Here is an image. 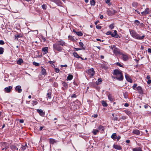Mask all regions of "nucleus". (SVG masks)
<instances>
[{
    "label": "nucleus",
    "mask_w": 151,
    "mask_h": 151,
    "mask_svg": "<svg viewBox=\"0 0 151 151\" xmlns=\"http://www.w3.org/2000/svg\"><path fill=\"white\" fill-rule=\"evenodd\" d=\"M23 62V61L22 58H19L17 61V63L19 65H21Z\"/></svg>",
    "instance_id": "obj_21"
},
{
    "label": "nucleus",
    "mask_w": 151,
    "mask_h": 151,
    "mask_svg": "<svg viewBox=\"0 0 151 151\" xmlns=\"http://www.w3.org/2000/svg\"><path fill=\"white\" fill-rule=\"evenodd\" d=\"M146 78L147 79L150 80V76L149 75H147V77H146Z\"/></svg>",
    "instance_id": "obj_59"
},
{
    "label": "nucleus",
    "mask_w": 151,
    "mask_h": 151,
    "mask_svg": "<svg viewBox=\"0 0 151 151\" xmlns=\"http://www.w3.org/2000/svg\"><path fill=\"white\" fill-rule=\"evenodd\" d=\"M148 52L151 53V49L148 48L147 50Z\"/></svg>",
    "instance_id": "obj_63"
},
{
    "label": "nucleus",
    "mask_w": 151,
    "mask_h": 151,
    "mask_svg": "<svg viewBox=\"0 0 151 151\" xmlns=\"http://www.w3.org/2000/svg\"><path fill=\"white\" fill-rule=\"evenodd\" d=\"M8 147H7V146H6L4 148H2V150H5L8 148Z\"/></svg>",
    "instance_id": "obj_62"
},
{
    "label": "nucleus",
    "mask_w": 151,
    "mask_h": 151,
    "mask_svg": "<svg viewBox=\"0 0 151 151\" xmlns=\"http://www.w3.org/2000/svg\"><path fill=\"white\" fill-rule=\"evenodd\" d=\"M19 122L20 123H22L24 122V120L22 119H20Z\"/></svg>",
    "instance_id": "obj_64"
},
{
    "label": "nucleus",
    "mask_w": 151,
    "mask_h": 151,
    "mask_svg": "<svg viewBox=\"0 0 151 151\" xmlns=\"http://www.w3.org/2000/svg\"><path fill=\"white\" fill-rule=\"evenodd\" d=\"M42 7L44 9H46L47 8V6L45 4H43L42 5Z\"/></svg>",
    "instance_id": "obj_41"
},
{
    "label": "nucleus",
    "mask_w": 151,
    "mask_h": 151,
    "mask_svg": "<svg viewBox=\"0 0 151 151\" xmlns=\"http://www.w3.org/2000/svg\"><path fill=\"white\" fill-rule=\"evenodd\" d=\"M113 74L116 76H112V77L114 78H116L119 81H122L123 79V76L121 71L118 69H115L114 70Z\"/></svg>",
    "instance_id": "obj_1"
},
{
    "label": "nucleus",
    "mask_w": 151,
    "mask_h": 151,
    "mask_svg": "<svg viewBox=\"0 0 151 151\" xmlns=\"http://www.w3.org/2000/svg\"><path fill=\"white\" fill-rule=\"evenodd\" d=\"M116 12L115 10L113 9H108L107 11V14L110 16L114 15Z\"/></svg>",
    "instance_id": "obj_4"
},
{
    "label": "nucleus",
    "mask_w": 151,
    "mask_h": 151,
    "mask_svg": "<svg viewBox=\"0 0 151 151\" xmlns=\"http://www.w3.org/2000/svg\"><path fill=\"white\" fill-rule=\"evenodd\" d=\"M132 5L133 6L135 7L137 5V3L136 2H134L132 3Z\"/></svg>",
    "instance_id": "obj_42"
},
{
    "label": "nucleus",
    "mask_w": 151,
    "mask_h": 151,
    "mask_svg": "<svg viewBox=\"0 0 151 151\" xmlns=\"http://www.w3.org/2000/svg\"><path fill=\"white\" fill-rule=\"evenodd\" d=\"M113 147L115 149L119 150H122V147L119 145L114 144L113 145Z\"/></svg>",
    "instance_id": "obj_12"
},
{
    "label": "nucleus",
    "mask_w": 151,
    "mask_h": 151,
    "mask_svg": "<svg viewBox=\"0 0 151 151\" xmlns=\"http://www.w3.org/2000/svg\"><path fill=\"white\" fill-rule=\"evenodd\" d=\"M150 12V10L148 8H146L145 11L141 12V14L143 15H146L149 14Z\"/></svg>",
    "instance_id": "obj_7"
},
{
    "label": "nucleus",
    "mask_w": 151,
    "mask_h": 151,
    "mask_svg": "<svg viewBox=\"0 0 151 151\" xmlns=\"http://www.w3.org/2000/svg\"><path fill=\"white\" fill-rule=\"evenodd\" d=\"M27 147V145L26 144H25L24 146L22 145L21 147H22V149L23 150H24L26 149Z\"/></svg>",
    "instance_id": "obj_39"
},
{
    "label": "nucleus",
    "mask_w": 151,
    "mask_h": 151,
    "mask_svg": "<svg viewBox=\"0 0 151 151\" xmlns=\"http://www.w3.org/2000/svg\"><path fill=\"white\" fill-rule=\"evenodd\" d=\"M144 107L145 109H147L148 108L149 109H150V107L148 105H145L144 106Z\"/></svg>",
    "instance_id": "obj_47"
},
{
    "label": "nucleus",
    "mask_w": 151,
    "mask_h": 151,
    "mask_svg": "<svg viewBox=\"0 0 151 151\" xmlns=\"http://www.w3.org/2000/svg\"><path fill=\"white\" fill-rule=\"evenodd\" d=\"M130 33L132 37L133 38L140 40H142L145 37L144 35L141 36H140L134 30H131L130 31Z\"/></svg>",
    "instance_id": "obj_2"
},
{
    "label": "nucleus",
    "mask_w": 151,
    "mask_h": 151,
    "mask_svg": "<svg viewBox=\"0 0 151 151\" xmlns=\"http://www.w3.org/2000/svg\"><path fill=\"white\" fill-rule=\"evenodd\" d=\"M96 28L98 29H100L101 28V27L100 25H96Z\"/></svg>",
    "instance_id": "obj_51"
},
{
    "label": "nucleus",
    "mask_w": 151,
    "mask_h": 151,
    "mask_svg": "<svg viewBox=\"0 0 151 151\" xmlns=\"http://www.w3.org/2000/svg\"><path fill=\"white\" fill-rule=\"evenodd\" d=\"M73 31L74 32H76V34L79 36H81L83 35V34L81 32H76L74 30Z\"/></svg>",
    "instance_id": "obj_23"
},
{
    "label": "nucleus",
    "mask_w": 151,
    "mask_h": 151,
    "mask_svg": "<svg viewBox=\"0 0 151 151\" xmlns=\"http://www.w3.org/2000/svg\"><path fill=\"white\" fill-rule=\"evenodd\" d=\"M133 133L137 135H139L140 133L139 131L137 129L134 130L133 131Z\"/></svg>",
    "instance_id": "obj_19"
},
{
    "label": "nucleus",
    "mask_w": 151,
    "mask_h": 151,
    "mask_svg": "<svg viewBox=\"0 0 151 151\" xmlns=\"http://www.w3.org/2000/svg\"><path fill=\"white\" fill-rule=\"evenodd\" d=\"M49 140V142L50 144H54L56 142V141L53 139H50Z\"/></svg>",
    "instance_id": "obj_20"
},
{
    "label": "nucleus",
    "mask_w": 151,
    "mask_h": 151,
    "mask_svg": "<svg viewBox=\"0 0 151 151\" xmlns=\"http://www.w3.org/2000/svg\"><path fill=\"white\" fill-rule=\"evenodd\" d=\"M33 64L37 66H38L39 65V63L35 62H33Z\"/></svg>",
    "instance_id": "obj_49"
},
{
    "label": "nucleus",
    "mask_w": 151,
    "mask_h": 151,
    "mask_svg": "<svg viewBox=\"0 0 151 151\" xmlns=\"http://www.w3.org/2000/svg\"><path fill=\"white\" fill-rule=\"evenodd\" d=\"M125 77L126 78V80L127 81L130 82L132 83V81L131 78L129 77V76L127 74H126L125 75Z\"/></svg>",
    "instance_id": "obj_15"
},
{
    "label": "nucleus",
    "mask_w": 151,
    "mask_h": 151,
    "mask_svg": "<svg viewBox=\"0 0 151 151\" xmlns=\"http://www.w3.org/2000/svg\"><path fill=\"white\" fill-rule=\"evenodd\" d=\"M108 98L111 101H113V99L111 95L110 94H109L108 95Z\"/></svg>",
    "instance_id": "obj_28"
},
{
    "label": "nucleus",
    "mask_w": 151,
    "mask_h": 151,
    "mask_svg": "<svg viewBox=\"0 0 151 151\" xmlns=\"http://www.w3.org/2000/svg\"><path fill=\"white\" fill-rule=\"evenodd\" d=\"M110 0H107L106 1V3L107 4H109V6H110L111 5V3H110Z\"/></svg>",
    "instance_id": "obj_43"
},
{
    "label": "nucleus",
    "mask_w": 151,
    "mask_h": 151,
    "mask_svg": "<svg viewBox=\"0 0 151 151\" xmlns=\"http://www.w3.org/2000/svg\"><path fill=\"white\" fill-rule=\"evenodd\" d=\"M12 88L11 86H9L8 87H6L5 88V91L7 93H9L11 91V89Z\"/></svg>",
    "instance_id": "obj_13"
},
{
    "label": "nucleus",
    "mask_w": 151,
    "mask_h": 151,
    "mask_svg": "<svg viewBox=\"0 0 151 151\" xmlns=\"http://www.w3.org/2000/svg\"><path fill=\"white\" fill-rule=\"evenodd\" d=\"M22 36L21 34H19L15 36V39H16L17 40H18V38L22 37Z\"/></svg>",
    "instance_id": "obj_30"
},
{
    "label": "nucleus",
    "mask_w": 151,
    "mask_h": 151,
    "mask_svg": "<svg viewBox=\"0 0 151 151\" xmlns=\"http://www.w3.org/2000/svg\"><path fill=\"white\" fill-rule=\"evenodd\" d=\"M137 86V84H134L133 86L132 87L134 89H135V88Z\"/></svg>",
    "instance_id": "obj_55"
},
{
    "label": "nucleus",
    "mask_w": 151,
    "mask_h": 151,
    "mask_svg": "<svg viewBox=\"0 0 151 151\" xmlns=\"http://www.w3.org/2000/svg\"><path fill=\"white\" fill-rule=\"evenodd\" d=\"M111 35L112 37H116L117 36L116 31V30H114V32L112 33H111Z\"/></svg>",
    "instance_id": "obj_22"
},
{
    "label": "nucleus",
    "mask_w": 151,
    "mask_h": 151,
    "mask_svg": "<svg viewBox=\"0 0 151 151\" xmlns=\"http://www.w3.org/2000/svg\"><path fill=\"white\" fill-rule=\"evenodd\" d=\"M134 24L137 26H139L140 24V23L139 21L138 20H136L134 21Z\"/></svg>",
    "instance_id": "obj_29"
},
{
    "label": "nucleus",
    "mask_w": 151,
    "mask_h": 151,
    "mask_svg": "<svg viewBox=\"0 0 151 151\" xmlns=\"http://www.w3.org/2000/svg\"><path fill=\"white\" fill-rule=\"evenodd\" d=\"M47 96L49 99H50L51 98V93H48L47 94Z\"/></svg>",
    "instance_id": "obj_44"
},
{
    "label": "nucleus",
    "mask_w": 151,
    "mask_h": 151,
    "mask_svg": "<svg viewBox=\"0 0 151 151\" xmlns=\"http://www.w3.org/2000/svg\"><path fill=\"white\" fill-rule=\"evenodd\" d=\"M99 132V130L98 129H93L92 131V133L94 135H96Z\"/></svg>",
    "instance_id": "obj_27"
},
{
    "label": "nucleus",
    "mask_w": 151,
    "mask_h": 151,
    "mask_svg": "<svg viewBox=\"0 0 151 151\" xmlns=\"http://www.w3.org/2000/svg\"><path fill=\"white\" fill-rule=\"evenodd\" d=\"M124 112L126 114L128 115H129L131 114V112L128 110H125L124 111Z\"/></svg>",
    "instance_id": "obj_35"
},
{
    "label": "nucleus",
    "mask_w": 151,
    "mask_h": 151,
    "mask_svg": "<svg viewBox=\"0 0 151 151\" xmlns=\"http://www.w3.org/2000/svg\"><path fill=\"white\" fill-rule=\"evenodd\" d=\"M53 47L54 50H56L58 52H61L63 50V47L57 42L53 45Z\"/></svg>",
    "instance_id": "obj_3"
},
{
    "label": "nucleus",
    "mask_w": 151,
    "mask_h": 151,
    "mask_svg": "<svg viewBox=\"0 0 151 151\" xmlns=\"http://www.w3.org/2000/svg\"><path fill=\"white\" fill-rule=\"evenodd\" d=\"M10 148L13 150H18V148H17V147L15 145H11L10 146Z\"/></svg>",
    "instance_id": "obj_24"
},
{
    "label": "nucleus",
    "mask_w": 151,
    "mask_h": 151,
    "mask_svg": "<svg viewBox=\"0 0 151 151\" xmlns=\"http://www.w3.org/2000/svg\"><path fill=\"white\" fill-rule=\"evenodd\" d=\"M98 129L99 130H101L102 131H104V128L103 126L100 125L99 126Z\"/></svg>",
    "instance_id": "obj_32"
},
{
    "label": "nucleus",
    "mask_w": 151,
    "mask_h": 151,
    "mask_svg": "<svg viewBox=\"0 0 151 151\" xmlns=\"http://www.w3.org/2000/svg\"><path fill=\"white\" fill-rule=\"evenodd\" d=\"M37 112L39 113L40 115L42 116H44L45 115V113L43 111L42 109H37Z\"/></svg>",
    "instance_id": "obj_9"
},
{
    "label": "nucleus",
    "mask_w": 151,
    "mask_h": 151,
    "mask_svg": "<svg viewBox=\"0 0 151 151\" xmlns=\"http://www.w3.org/2000/svg\"><path fill=\"white\" fill-rule=\"evenodd\" d=\"M137 89L139 91V93H143L142 89L140 86H138L137 88Z\"/></svg>",
    "instance_id": "obj_17"
},
{
    "label": "nucleus",
    "mask_w": 151,
    "mask_h": 151,
    "mask_svg": "<svg viewBox=\"0 0 151 151\" xmlns=\"http://www.w3.org/2000/svg\"><path fill=\"white\" fill-rule=\"evenodd\" d=\"M55 2L56 4H58V5L60 6L61 5V2L58 0H56V1H55Z\"/></svg>",
    "instance_id": "obj_37"
},
{
    "label": "nucleus",
    "mask_w": 151,
    "mask_h": 151,
    "mask_svg": "<svg viewBox=\"0 0 151 151\" xmlns=\"http://www.w3.org/2000/svg\"><path fill=\"white\" fill-rule=\"evenodd\" d=\"M57 42L60 45H61L62 46H66V43L63 40L58 41Z\"/></svg>",
    "instance_id": "obj_8"
},
{
    "label": "nucleus",
    "mask_w": 151,
    "mask_h": 151,
    "mask_svg": "<svg viewBox=\"0 0 151 151\" xmlns=\"http://www.w3.org/2000/svg\"><path fill=\"white\" fill-rule=\"evenodd\" d=\"M133 151H142L139 148H135L133 149Z\"/></svg>",
    "instance_id": "obj_31"
},
{
    "label": "nucleus",
    "mask_w": 151,
    "mask_h": 151,
    "mask_svg": "<svg viewBox=\"0 0 151 151\" xmlns=\"http://www.w3.org/2000/svg\"><path fill=\"white\" fill-rule=\"evenodd\" d=\"M32 102L33 103H32V104H34V105H36L37 104V102L36 101H33Z\"/></svg>",
    "instance_id": "obj_54"
},
{
    "label": "nucleus",
    "mask_w": 151,
    "mask_h": 151,
    "mask_svg": "<svg viewBox=\"0 0 151 151\" xmlns=\"http://www.w3.org/2000/svg\"><path fill=\"white\" fill-rule=\"evenodd\" d=\"M71 98H76V94H72L71 95Z\"/></svg>",
    "instance_id": "obj_53"
},
{
    "label": "nucleus",
    "mask_w": 151,
    "mask_h": 151,
    "mask_svg": "<svg viewBox=\"0 0 151 151\" xmlns=\"http://www.w3.org/2000/svg\"><path fill=\"white\" fill-rule=\"evenodd\" d=\"M41 74L44 75H46L47 73H46V70L44 69L43 67L42 66L41 67Z\"/></svg>",
    "instance_id": "obj_11"
},
{
    "label": "nucleus",
    "mask_w": 151,
    "mask_h": 151,
    "mask_svg": "<svg viewBox=\"0 0 151 151\" xmlns=\"http://www.w3.org/2000/svg\"><path fill=\"white\" fill-rule=\"evenodd\" d=\"M90 4L91 6H94L95 4V2L94 0H92L90 1Z\"/></svg>",
    "instance_id": "obj_36"
},
{
    "label": "nucleus",
    "mask_w": 151,
    "mask_h": 151,
    "mask_svg": "<svg viewBox=\"0 0 151 151\" xmlns=\"http://www.w3.org/2000/svg\"><path fill=\"white\" fill-rule=\"evenodd\" d=\"M98 81L99 82H101L102 81V80L101 78H99L98 79Z\"/></svg>",
    "instance_id": "obj_58"
},
{
    "label": "nucleus",
    "mask_w": 151,
    "mask_h": 151,
    "mask_svg": "<svg viewBox=\"0 0 151 151\" xmlns=\"http://www.w3.org/2000/svg\"><path fill=\"white\" fill-rule=\"evenodd\" d=\"M60 66L61 67H67V65H61Z\"/></svg>",
    "instance_id": "obj_60"
},
{
    "label": "nucleus",
    "mask_w": 151,
    "mask_h": 151,
    "mask_svg": "<svg viewBox=\"0 0 151 151\" xmlns=\"http://www.w3.org/2000/svg\"><path fill=\"white\" fill-rule=\"evenodd\" d=\"M116 133H113L111 136V138L114 140H115V139H116Z\"/></svg>",
    "instance_id": "obj_18"
},
{
    "label": "nucleus",
    "mask_w": 151,
    "mask_h": 151,
    "mask_svg": "<svg viewBox=\"0 0 151 151\" xmlns=\"http://www.w3.org/2000/svg\"><path fill=\"white\" fill-rule=\"evenodd\" d=\"M62 85L65 88H67L68 87L67 84L65 82H63L62 83Z\"/></svg>",
    "instance_id": "obj_33"
},
{
    "label": "nucleus",
    "mask_w": 151,
    "mask_h": 151,
    "mask_svg": "<svg viewBox=\"0 0 151 151\" xmlns=\"http://www.w3.org/2000/svg\"><path fill=\"white\" fill-rule=\"evenodd\" d=\"M139 26H140L142 27H144L145 26V25L143 23H140V24Z\"/></svg>",
    "instance_id": "obj_52"
},
{
    "label": "nucleus",
    "mask_w": 151,
    "mask_h": 151,
    "mask_svg": "<svg viewBox=\"0 0 151 151\" xmlns=\"http://www.w3.org/2000/svg\"><path fill=\"white\" fill-rule=\"evenodd\" d=\"M73 55L75 57L78 58H81V57L76 52H73Z\"/></svg>",
    "instance_id": "obj_26"
},
{
    "label": "nucleus",
    "mask_w": 151,
    "mask_h": 151,
    "mask_svg": "<svg viewBox=\"0 0 151 151\" xmlns=\"http://www.w3.org/2000/svg\"><path fill=\"white\" fill-rule=\"evenodd\" d=\"M147 83L149 84H150L151 83V80L150 79L148 80L147 81Z\"/></svg>",
    "instance_id": "obj_61"
},
{
    "label": "nucleus",
    "mask_w": 151,
    "mask_h": 151,
    "mask_svg": "<svg viewBox=\"0 0 151 151\" xmlns=\"http://www.w3.org/2000/svg\"><path fill=\"white\" fill-rule=\"evenodd\" d=\"M42 51L44 52L43 54H45L48 52V47H45L42 49Z\"/></svg>",
    "instance_id": "obj_16"
},
{
    "label": "nucleus",
    "mask_w": 151,
    "mask_h": 151,
    "mask_svg": "<svg viewBox=\"0 0 151 151\" xmlns=\"http://www.w3.org/2000/svg\"><path fill=\"white\" fill-rule=\"evenodd\" d=\"M4 49L2 47H0V54H2L4 52Z\"/></svg>",
    "instance_id": "obj_40"
},
{
    "label": "nucleus",
    "mask_w": 151,
    "mask_h": 151,
    "mask_svg": "<svg viewBox=\"0 0 151 151\" xmlns=\"http://www.w3.org/2000/svg\"><path fill=\"white\" fill-rule=\"evenodd\" d=\"M55 72L57 73H58L60 71V70L59 68H55Z\"/></svg>",
    "instance_id": "obj_45"
},
{
    "label": "nucleus",
    "mask_w": 151,
    "mask_h": 151,
    "mask_svg": "<svg viewBox=\"0 0 151 151\" xmlns=\"http://www.w3.org/2000/svg\"><path fill=\"white\" fill-rule=\"evenodd\" d=\"M4 41L2 40H0V44L3 45H4Z\"/></svg>",
    "instance_id": "obj_50"
},
{
    "label": "nucleus",
    "mask_w": 151,
    "mask_h": 151,
    "mask_svg": "<svg viewBox=\"0 0 151 151\" xmlns=\"http://www.w3.org/2000/svg\"><path fill=\"white\" fill-rule=\"evenodd\" d=\"M79 45L81 46L82 47V49H83V50H85V48L84 47H83V46L84 45H83V42H79Z\"/></svg>",
    "instance_id": "obj_38"
},
{
    "label": "nucleus",
    "mask_w": 151,
    "mask_h": 151,
    "mask_svg": "<svg viewBox=\"0 0 151 151\" xmlns=\"http://www.w3.org/2000/svg\"><path fill=\"white\" fill-rule=\"evenodd\" d=\"M109 27L111 28V29H112L114 27V26L113 24H111L109 26Z\"/></svg>",
    "instance_id": "obj_46"
},
{
    "label": "nucleus",
    "mask_w": 151,
    "mask_h": 151,
    "mask_svg": "<svg viewBox=\"0 0 151 151\" xmlns=\"http://www.w3.org/2000/svg\"><path fill=\"white\" fill-rule=\"evenodd\" d=\"M110 47L113 50H114V48H116L115 47V45H113L112 46H111V47Z\"/></svg>",
    "instance_id": "obj_56"
},
{
    "label": "nucleus",
    "mask_w": 151,
    "mask_h": 151,
    "mask_svg": "<svg viewBox=\"0 0 151 151\" xmlns=\"http://www.w3.org/2000/svg\"><path fill=\"white\" fill-rule=\"evenodd\" d=\"M102 104L103 106L104 107H106L107 106V104L104 101H102Z\"/></svg>",
    "instance_id": "obj_34"
},
{
    "label": "nucleus",
    "mask_w": 151,
    "mask_h": 151,
    "mask_svg": "<svg viewBox=\"0 0 151 151\" xmlns=\"http://www.w3.org/2000/svg\"><path fill=\"white\" fill-rule=\"evenodd\" d=\"M116 65H117L118 66H120V67H122L123 65H121L119 63L117 62L116 63Z\"/></svg>",
    "instance_id": "obj_48"
},
{
    "label": "nucleus",
    "mask_w": 151,
    "mask_h": 151,
    "mask_svg": "<svg viewBox=\"0 0 151 151\" xmlns=\"http://www.w3.org/2000/svg\"><path fill=\"white\" fill-rule=\"evenodd\" d=\"M113 52L116 55H120L121 54L119 50L116 47L114 49Z\"/></svg>",
    "instance_id": "obj_6"
},
{
    "label": "nucleus",
    "mask_w": 151,
    "mask_h": 151,
    "mask_svg": "<svg viewBox=\"0 0 151 151\" xmlns=\"http://www.w3.org/2000/svg\"><path fill=\"white\" fill-rule=\"evenodd\" d=\"M86 73L88 74L90 77H91L94 75L95 73V71L94 69L93 68H92L89 69L87 71H86Z\"/></svg>",
    "instance_id": "obj_5"
},
{
    "label": "nucleus",
    "mask_w": 151,
    "mask_h": 151,
    "mask_svg": "<svg viewBox=\"0 0 151 151\" xmlns=\"http://www.w3.org/2000/svg\"><path fill=\"white\" fill-rule=\"evenodd\" d=\"M111 32L110 31H108L106 33V34L107 35H111Z\"/></svg>",
    "instance_id": "obj_57"
},
{
    "label": "nucleus",
    "mask_w": 151,
    "mask_h": 151,
    "mask_svg": "<svg viewBox=\"0 0 151 151\" xmlns=\"http://www.w3.org/2000/svg\"><path fill=\"white\" fill-rule=\"evenodd\" d=\"M21 88L20 86H17L15 88V90L16 91H17L19 93H21L22 91Z\"/></svg>",
    "instance_id": "obj_14"
},
{
    "label": "nucleus",
    "mask_w": 151,
    "mask_h": 151,
    "mask_svg": "<svg viewBox=\"0 0 151 151\" xmlns=\"http://www.w3.org/2000/svg\"><path fill=\"white\" fill-rule=\"evenodd\" d=\"M73 78V76L71 75H69L67 78V80L70 81Z\"/></svg>",
    "instance_id": "obj_25"
},
{
    "label": "nucleus",
    "mask_w": 151,
    "mask_h": 151,
    "mask_svg": "<svg viewBox=\"0 0 151 151\" xmlns=\"http://www.w3.org/2000/svg\"><path fill=\"white\" fill-rule=\"evenodd\" d=\"M122 56V59L124 61H127L128 59V57L127 55L122 53L121 54Z\"/></svg>",
    "instance_id": "obj_10"
}]
</instances>
